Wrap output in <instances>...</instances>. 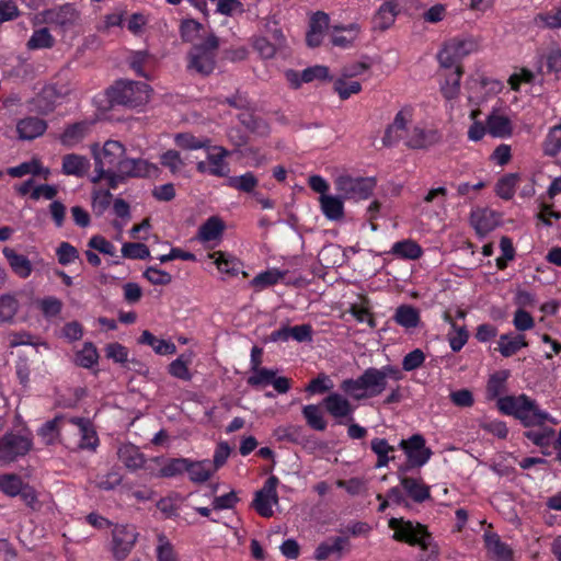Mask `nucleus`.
I'll list each match as a JSON object with an SVG mask.
<instances>
[{"label": "nucleus", "mask_w": 561, "mask_h": 561, "mask_svg": "<svg viewBox=\"0 0 561 561\" xmlns=\"http://www.w3.org/2000/svg\"><path fill=\"white\" fill-rule=\"evenodd\" d=\"M224 229L222 220L214 216L199 227L197 238L203 243H217L222 237Z\"/></svg>", "instance_id": "nucleus-29"}, {"label": "nucleus", "mask_w": 561, "mask_h": 561, "mask_svg": "<svg viewBox=\"0 0 561 561\" xmlns=\"http://www.w3.org/2000/svg\"><path fill=\"white\" fill-rule=\"evenodd\" d=\"M526 437L539 447H548L553 442L554 431L551 427H540L529 430L525 433Z\"/></svg>", "instance_id": "nucleus-57"}, {"label": "nucleus", "mask_w": 561, "mask_h": 561, "mask_svg": "<svg viewBox=\"0 0 561 561\" xmlns=\"http://www.w3.org/2000/svg\"><path fill=\"white\" fill-rule=\"evenodd\" d=\"M480 115V110L473 108L470 112V119L472 121V124L468 128V138L471 141H479L481 140L484 135L488 133L486 124L484 125L482 122L477 121V117Z\"/></svg>", "instance_id": "nucleus-62"}, {"label": "nucleus", "mask_w": 561, "mask_h": 561, "mask_svg": "<svg viewBox=\"0 0 561 561\" xmlns=\"http://www.w3.org/2000/svg\"><path fill=\"white\" fill-rule=\"evenodd\" d=\"M286 274L287 272L285 271H280L278 268H270L257 274L251 280L250 285L256 290H262L280 282L286 276Z\"/></svg>", "instance_id": "nucleus-39"}, {"label": "nucleus", "mask_w": 561, "mask_h": 561, "mask_svg": "<svg viewBox=\"0 0 561 561\" xmlns=\"http://www.w3.org/2000/svg\"><path fill=\"white\" fill-rule=\"evenodd\" d=\"M394 320L399 325L408 330L414 329L420 323V312L412 306L403 305L397 308Z\"/></svg>", "instance_id": "nucleus-41"}, {"label": "nucleus", "mask_w": 561, "mask_h": 561, "mask_svg": "<svg viewBox=\"0 0 561 561\" xmlns=\"http://www.w3.org/2000/svg\"><path fill=\"white\" fill-rule=\"evenodd\" d=\"M388 526L393 530L392 537L394 540L403 541L411 546H420L423 550L430 547L431 535L423 525L392 517L389 519Z\"/></svg>", "instance_id": "nucleus-5"}, {"label": "nucleus", "mask_w": 561, "mask_h": 561, "mask_svg": "<svg viewBox=\"0 0 561 561\" xmlns=\"http://www.w3.org/2000/svg\"><path fill=\"white\" fill-rule=\"evenodd\" d=\"M444 320L453 328L448 334V342L454 352H459L468 341V332L465 328H458L451 320L449 313H444Z\"/></svg>", "instance_id": "nucleus-50"}, {"label": "nucleus", "mask_w": 561, "mask_h": 561, "mask_svg": "<svg viewBox=\"0 0 561 561\" xmlns=\"http://www.w3.org/2000/svg\"><path fill=\"white\" fill-rule=\"evenodd\" d=\"M387 387L378 368L366 369L356 379H345L341 389L356 400L379 396Z\"/></svg>", "instance_id": "nucleus-3"}, {"label": "nucleus", "mask_w": 561, "mask_h": 561, "mask_svg": "<svg viewBox=\"0 0 561 561\" xmlns=\"http://www.w3.org/2000/svg\"><path fill=\"white\" fill-rule=\"evenodd\" d=\"M329 31H331L329 15L321 11L313 13L310 16L309 30L306 36L308 46H319Z\"/></svg>", "instance_id": "nucleus-17"}, {"label": "nucleus", "mask_w": 561, "mask_h": 561, "mask_svg": "<svg viewBox=\"0 0 561 561\" xmlns=\"http://www.w3.org/2000/svg\"><path fill=\"white\" fill-rule=\"evenodd\" d=\"M227 185L238 191L250 193L257 185V180L253 173L247 172L239 176L228 178Z\"/></svg>", "instance_id": "nucleus-55"}, {"label": "nucleus", "mask_w": 561, "mask_h": 561, "mask_svg": "<svg viewBox=\"0 0 561 561\" xmlns=\"http://www.w3.org/2000/svg\"><path fill=\"white\" fill-rule=\"evenodd\" d=\"M192 359L193 354L191 352L180 355L169 365V373L175 378L190 380L192 376L188 366L192 364Z\"/></svg>", "instance_id": "nucleus-48"}, {"label": "nucleus", "mask_w": 561, "mask_h": 561, "mask_svg": "<svg viewBox=\"0 0 561 561\" xmlns=\"http://www.w3.org/2000/svg\"><path fill=\"white\" fill-rule=\"evenodd\" d=\"M206 159L210 168V175L226 176L229 173L228 163L226 158L229 152L220 146L208 145Z\"/></svg>", "instance_id": "nucleus-23"}, {"label": "nucleus", "mask_w": 561, "mask_h": 561, "mask_svg": "<svg viewBox=\"0 0 561 561\" xmlns=\"http://www.w3.org/2000/svg\"><path fill=\"white\" fill-rule=\"evenodd\" d=\"M527 346L528 343L523 334H502L497 341V351L504 357H511Z\"/></svg>", "instance_id": "nucleus-35"}, {"label": "nucleus", "mask_w": 561, "mask_h": 561, "mask_svg": "<svg viewBox=\"0 0 561 561\" xmlns=\"http://www.w3.org/2000/svg\"><path fill=\"white\" fill-rule=\"evenodd\" d=\"M360 32V25L355 22L346 25L335 24L329 32L330 42L335 47L350 48L358 39Z\"/></svg>", "instance_id": "nucleus-15"}, {"label": "nucleus", "mask_w": 561, "mask_h": 561, "mask_svg": "<svg viewBox=\"0 0 561 561\" xmlns=\"http://www.w3.org/2000/svg\"><path fill=\"white\" fill-rule=\"evenodd\" d=\"M138 534L133 526L116 525L112 530V552L117 560L125 559L134 548Z\"/></svg>", "instance_id": "nucleus-10"}, {"label": "nucleus", "mask_w": 561, "mask_h": 561, "mask_svg": "<svg viewBox=\"0 0 561 561\" xmlns=\"http://www.w3.org/2000/svg\"><path fill=\"white\" fill-rule=\"evenodd\" d=\"M279 480L271 476L263 486L255 493L253 507L263 517H271L274 514L273 507L278 505L277 485Z\"/></svg>", "instance_id": "nucleus-9"}, {"label": "nucleus", "mask_w": 561, "mask_h": 561, "mask_svg": "<svg viewBox=\"0 0 561 561\" xmlns=\"http://www.w3.org/2000/svg\"><path fill=\"white\" fill-rule=\"evenodd\" d=\"M7 173L12 178H22L24 175L38 176L39 179L47 180L51 172L49 168L44 167L37 158H32L16 167H11L7 170Z\"/></svg>", "instance_id": "nucleus-21"}, {"label": "nucleus", "mask_w": 561, "mask_h": 561, "mask_svg": "<svg viewBox=\"0 0 561 561\" xmlns=\"http://www.w3.org/2000/svg\"><path fill=\"white\" fill-rule=\"evenodd\" d=\"M32 447L31 438L7 434L0 442V463H9L24 456Z\"/></svg>", "instance_id": "nucleus-11"}, {"label": "nucleus", "mask_w": 561, "mask_h": 561, "mask_svg": "<svg viewBox=\"0 0 561 561\" xmlns=\"http://www.w3.org/2000/svg\"><path fill=\"white\" fill-rule=\"evenodd\" d=\"M461 76V69H442L440 91L447 100H453L459 94Z\"/></svg>", "instance_id": "nucleus-28"}, {"label": "nucleus", "mask_w": 561, "mask_h": 561, "mask_svg": "<svg viewBox=\"0 0 561 561\" xmlns=\"http://www.w3.org/2000/svg\"><path fill=\"white\" fill-rule=\"evenodd\" d=\"M334 186L344 201L360 202L373 194L376 182L373 178L341 174L335 178Z\"/></svg>", "instance_id": "nucleus-4"}, {"label": "nucleus", "mask_w": 561, "mask_h": 561, "mask_svg": "<svg viewBox=\"0 0 561 561\" xmlns=\"http://www.w3.org/2000/svg\"><path fill=\"white\" fill-rule=\"evenodd\" d=\"M20 308L19 300L14 295L4 294L0 296V322L11 323Z\"/></svg>", "instance_id": "nucleus-47"}, {"label": "nucleus", "mask_w": 561, "mask_h": 561, "mask_svg": "<svg viewBox=\"0 0 561 561\" xmlns=\"http://www.w3.org/2000/svg\"><path fill=\"white\" fill-rule=\"evenodd\" d=\"M389 253L397 259L417 260L422 256V248L412 239H404L392 244Z\"/></svg>", "instance_id": "nucleus-34"}, {"label": "nucleus", "mask_w": 561, "mask_h": 561, "mask_svg": "<svg viewBox=\"0 0 561 561\" xmlns=\"http://www.w3.org/2000/svg\"><path fill=\"white\" fill-rule=\"evenodd\" d=\"M159 168L157 164L151 163L145 159H133L126 158L119 164V172L116 175H112V188L118 187L119 184L124 183L129 178H150L157 176Z\"/></svg>", "instance_id": "nucleus-8"}, {"label": "nucleus", "mask_w": 561, "mask_h": 561, "mask_svg": "<svg viewBox=\"0 0 561 561\" xmlns=\"http://www.w3.org/2000/svg\"><path fill=\"white\" fill-rule=\"evenodd\" d=\"M119 461L129 470L140 469L145 463V457L133 444H123L117 449Z\"/></svg>", "instance_id": "nucleus-32"}, {"label": "nucleus", "mask_w": 561, "mask_h": 561, "mask_svg": "<svg viewBox=\"0 0 561 561\" xmlns=\"http://www.w3.org/2000/svg\"><path fill=\"white\" fill-rule=\"evenodd\" d=\"M523 180L518 173H510L502 176L495 186L496 194L503 199H511L514 194L517 184Z\"/></svg>", "instance_id": "nucleus-45"}, {"label": "nucleus", "mask_w": 561, "mask_h": 561, "mask_svg": "<svg viewBox=\"0 0 561 561\" xmlns=\"http://www.w3.org/2000/svg\"><path fill=\"white\" fill-rule=\"evenodd\" d=\"M114 100L129 107L146 104L150 98V88L144 82L118 81L114 88Z\"/></svg>", "instance_id": "nucleus-7"}, {"label": "nucleus", "mask_w": 561, "mask_h": 561, "mask_svg": "<svg viewBox=\"0 0 561 561\" xmlns=\"http://www.w3.org/2000/svg\"><path fill=\"white\" fill-rule=\"evenodd\" d=\"M211 49L195 46L190 54L188 67L202 75H208L214 70L215 56L213 49L216 48L217 42L215 38L209 41Z\"/></svg>", "instance_id": "nucleus-14"}, {"label": "nucleus", "mask_w": 561, "mask_h": 561, "mask_svg": "<svg viewBox=\"0 0 561 561\" xmlns=\"http://www.w3.org/2000/svg\"><path fill=\"white\" fill-rule=\"evenodd\" d=\"M37 307L45 318L50 319L59 316L62 309V302L54 296H48L39 299Z\"/></svg>", "instance_id": "nucleus-58"}, {"label": "nucleus", "mask_w": 561, "mask_h": 561, "mask_svg": "<svg viewBox=\"0 0 561 561\" xmlns=\"http://www.w3.org/2000/svg\"><path fill=\"white\" fill-rule=\"evenodd\" d=\"M371 450L377 455V468L386 467L392 457L389 456L394 448L383 438H374L370 443Z\"/></svg>", "instance_id": "nucleus-51"}, {"label": "nucleus", "mask_w": 561, "mask_h": 561, "mask_svg": "<svg viewBox=\"0 0 561 561\" xmlns=\"http://www.w3.org/2000/svg\"><path fill=\"white\" fill-rule=\"evenodd\" d=\"M62 172L67 175L83 176L90 169V160L77 153H69L62 158Z\"/></svg>", "instance_id": "nucleus-33"}, {"label": "nucleus", "mask_w": 561, "mask_h": 561, "mask_svg": "<svg viewBox=\"0 0 561 561\" xmlns=\"http://www.w3.org/2000/svg\"><path fill=\"white\" fill-rule=\"evenodd\" d=\"M69 433L80 435L79 447L94 450L99 439L90 423L83 419H69L67 422Z\"/></svg>", "instance_id": "nucleus-18"}, {"label": "nucleus", "mask_w": 561, "mask_h": 561, "mask_svg": "<svg viewBox=\"0 0 561 561\" xmlns=\"http://www.w3.org/2000/svg\"><path fill=\"white\" fill-rule=\"evenodd\" d=\"M23 486L21 478L16 474L0 476V491L8 496L18 495Z\"/></svg>", "instance_id": "nucleus-59"}, {"label": "nucleus", "mask_w": 561, "mask_h": 561, "mask_svg": "<svg viewBox=\"0 0 561 561\" xmlns=\"http://www.w3.org/2000/svg\"><path fill=\"white\" fill-rule=\"evenodd\" d=\"M334 383L332 379L325 374H319L317 378L312 379L306 387L309 394H320L332 390Z\"/></svg>", "instance_id": "nucleus-61"}, {"label": "nucleus", "mask_w": 561, "mask_h": 561, "mask_svg": "<svg viewBox=\"0 0 561 561\" xmlns=\"http://www.w3.org/2000/svg\"><path fill=\"white\" fill-rule=\"evenodd\" d=\"M69 419L57 416L46 422L39 430L38 435L46 445H54L56 443H64L66 439L61 438V432L69 433L67 425Z\"/></svg>", "instance_id": "nucleus-20"}, {"label": "nucleus", "mask_w": 561, "mask_h": 561, "mask_svg": "<svg viewBox=\"0 0 561 561\" xmlns=\"http://www.w3.org/2000/svg\"><path fill=\"white\" fill-rule=\"evenodd\" d=\"M91 127L92 123L88 121L69 125L60 135V142L66 147H75L90 134Z\"/></svg>", "instance_id": "nucleus-26"}, {"label": "nucleus", "mask_w": 561, "mask_h": 561, "mask_svg": "<svg viewBox=\"0 0 561 561\" xmlns=\"http://www.w3.org/2000/svg\"><path fill=\"white\" fill-rule=\"evenodd\" d=\"M488 556L494 561H513V549L501 540L495 533L486 530L483 535Z\"/></svg>", "instance_id": "nucleus-19"}, {"label": "nucleus", "mask_w": 561, "mask_h": 561, "mask_svg": "<svg viewBox=\"0 0 561 561\" xmlns=\"http://www.w3.org/2000/svg\"><path fill=\"white\" fill-rule=\"evenodd\" d=\"M46 127V123L43 119L27 117L18 122L16 131L20 139L32 140L42 136Z\"/></svg>", "instance_id": "nucleus-30"}, {"label": "nucleus", "mask_w": 561, "mask_h": 561, "mask_svg": "<svg viewBox=\"0 0 561 561\" xmlns=\"http://www.w3.org/2000/svg\"><path fill=\"white\" fill-rule=\"evenodd\" d=\"M545 152L549 156L561 153V124L550 129L545 141Z\"/></svg>", "instance_id": "nucleus-64"}, {"label": "nucleus", "mask_w": 561, "mask_h": 561, "mask_svg": "<svg viewBox=\"0 0 561 561\" xmlns=\"http://www.w3.org/2000/svg\"><path fill=\"white\" fill-rule=\"evenodd\" d=\"M154 552L157 561H180L175 546L164 534L158 535Z\"/></svg>", "instance_id": "nucleus-40"}, {"label": "nucleus", "mask_w": 561, "mask_h": 561, "mask_svg": "<svg viewBox=\"0 0 561 561\" xmlns=\"http://www.w3.org/2000/svg\"><path fill=\"white\" fill-rule=\"evenodd\" d=\"M407 455L411 467H422L431 458L432 451L425 446L423 436L415 434L408 439H402L399 444Z\"/></svg>", "instance_id": "nucleus-12"}, {"label": "nucleus", "mask_w": 561, "mask_h": 561, "mask_svg": "<svg viewBox=\"0 0 561 561\" xmlns=\"http://www.w3.org/2000/svg\"><path fill=\"white\" fill-rule=\"evenodd\" d=\"M477 44L472 39H451L447 42L437 55L442 69H461L460 61L466 56L473 53Z\"/></svg>", "instance_id": "nucleus-6"}, {"label": "nucleus", "mask_w": 561, "mask_h": 561, "mask_svg": "<svg viewBox=\"0 0 561 561\" xmlns=\"http://www.w3.org/2000/svg\"><path fill=\"white\" fill-rule=\"evenodd\" d=\"M99 359V354L92 343H85L76 354V363L84 368H92Z\"/></svg>", "instance_id": "nucleus-56"}, {"label": "nucleus", "mask_w": 561, "mask_h": 561, "mask_svg": "<svg viewBox=\"0 0 561 561\" xmlns=\"http://www.w3.org/2000/svg\"><path fill=\"white\" fill-rule=\"evenodd\" d=\"M402 139L405 141L407 146L421 149L437 142L439 136L435 130H425L420 126H414Z\"/></svg>", "instance_id": "nucleus-22"}, {"label": "nucleus", "mask_w": 561, "mask_h": 561, "mask_svg": "<svg viewBox=\"0 0 561 561\" xmlns=\"http://www.w3.org/2000/svg\"><path fill=\"white\" fill-rule=\"evenodd\" d=\"M400 482L404 491L415 502H424L431 495L430 488L421 479L403 477Z\"/></svg>", "instance_id": "nucleus-36"}, {"label": "nucleus", "mask_w": 561, "mask_h": 561, "mask_svg": "<svg viewBox=\"0 0 561 561\" xmlns=\"http://www.w3.org/2000/svg\"><path fill=\"white\" fill-rule=\"evenodd\" d=\"M53 22L64 30H70L80 22V14L72 5H62L54 12Z\"/></svg>", "instance_id": "nucleus-37"}, {"label": "nucleus", "mask_w": 561, "mask_h": 561, "mask_svg": "<svg viewBox=\"0 0 561 561\" xmlns=\"http://www.w3.org/2000/svg\"><path fill=\"white\" fill-rule=\"evenodd\" d=\"M91 154L94 160V171L91 178L93 183L105 181L112 188V175L119 172V164L126 159V148L117 140H106L103 145H91Z\"/></svg>", "instance_id": "nucleus-1"}, {"label": "nucleus", "mask_w": 561, "mask_h": 561, "mask_svg": "<svg viewBox=\"0 0 561 561\" xmlns=\"http://www.w3.org/2000/svg\"><path fill=\"white\" fill-rule=\"evenodd\" d=\"M471 224L479 234L484 236L494 229L496 221L492 211L482 209L472 213Z\"/></svg>", "instance_id": "nucleus-42"}, {"label": "nucleus", "mask_w": 561, "mask_h": 561, "mask_svg": "<svg viewBox=\"0 0 561 561\" xmlns=\"http://www.w3.org/2000/svg\"><path fill=\"white\" fill-rule=\"evenodd\" d=\"M275 370L267 368H255L248 378V383L253 387H266L272 383Z\"/></svg>", "instance_id": "nucleus-63"}, {"label": "nucleus", "mask_w": 561, "mask_h": 561, "mask_svg": "<svg viewBox=\"0 0 561 561\" xmlns=\"http://www.w3.org/2000/svg\"><path fill=\"white\" fill-rule=\"evenodd\" d=\"M12 272L20 278H27L33 272L32 262L24 255L16 252L14 249L5 247L2 250Z\"/></svg>", "instance_id": "nucleus-24"}, {"label": "nucleus", "mask_w": 561, "mask_h": 561, "mask_svg": "<svg viewBox=\"0 0 561 561\" xmlns=\"http://www.w3.org/2000/svg\"><path fill=\"white\" fill-rule=\"evenodd\" d=\"M319 204L327 219L340 220L344 217V199L340 194L319 196Z\"/></svg>", "instance_id": "nucleus-27"}, {"label": "nucleus", "mask_w": 561, "mask_h": 561, "mask_svg": "<svg viewBox=\"0 0 561 561\" xmlns=\"http://www.w3.org/2000/svg\"><path fill=\"white\" fill-rule=\"evenodd\" d=\"M488 133L494 138H508L512 136L514 125L510 112L503 107H493L486 116Z\"/></svg>", "instance_id": "nucleus-13"}, {"label": "nucleus", "mask_w": 561, "mask_h": 561, "mask_svg": "<svg viewBox=\"0 0 561 561\" xmlns=\"http://www.w3.org/2000/svg\"><path fill=\"white\" fill-rule=\"evenodd\" d=\"M327 412L340 423L343 420L352 421L355 407L348 401L347 398L337 392H332L323 400Z\"/></svg>", "instance_id": "nucleus-16"}, {"label": "nucleus", "mask_w": 561, "mask_h": 561, "mask_svg": "<svg viewBox=\"0 0 561 561\" xmlns=\"http://www.w3.org/2000/svg\"><path fill=\"white\" fill-rule=\"evenodd\" d=\"M397 16L396 11L386 2L383 3L374 18L375 27L386 30L392 25Z\"/></svg>", "instance_id": "nucleus-60"}, {"label": "nucleus", "mask_w": 561, "mask_h": 561, "mask_svg": "<svg viewBox=\"0 0 561 561\" xmlns=\"http://www.w3.org/2000/svg\"><path fill=\"white\" fill-rule=\"evenodd\" d=\"M174 142L178 147L185 150L206 149L210 144L207 137H196L190 133H181L174 136Z\"/></svg>", "instance_id": "nucleus-44"}, {"label": "nucleus", "mask_w": 561, "mask_h": 561, "mask_svg": "<svg viewBox=\"0 0 561 561\" xmlns=\"http://www.w3.org/2000/svg\"><path fill=\"white\" fill-rule=\"evenodd\" d=\"M302 415L311 428L316 431H324L327 428V421L319 405H305L302 408Z\"/></svg>", "instance_id": "nucleus-49"}, {"label": "nucleus", "mask_w": 561, "mask_h": 561, "mask_svg": "<svg viewBox=\"0 0 561 561\" xmlns=\"http://www.w3.org/2000/svg\"><path fill=\"white\" fill-rule=\"evenodd\" d=\"M284 37L280 30L275 28L271 34V39L265 36H256L253 39L254 49L263 57V58H272L277 48L283 45Z\"/></svg>", "instance_id": "nucleus-25"}, {"label": "nucleus", "mask_w": 561, "mask_h": 561, "mask_svg": "<svg viewBox=\"0 0 561 561\" xmlns=\"http://www.w3.org/2000/svg\"><path fill=\"white\" fill-rule=\"evenodd\" d=\"M352 316L360 323H367L370 328L376 327V321L370 312V307L365 298L351 306Z\"/></svg>", "instance_id": "nucleus-52"}, {"label": "nucleus", "mask_w": 561, "mask_h": 561, "mask_svg": "<svg viewBox=\"0 0 561 561\" xmlns=\"http://www.w3.org/2000/svg\"><path fill=\"white\" fill-rule=\"evenodd\" d=\"M411 122V112L409 110L400 111L393 123L389 126L386 133V139H389L392 135L396 138L402 139L404 135L410 130L409 123Z\"/></svg>", "instance_id": "nucleus-46"}, {"label": "nucleus", "mask_w": 561, "mask_h": 561, "mask_svg": "<svg viewBox=\"0 0 561 561\" xmlns=\"http://www.w3.org/2000/svg\"><path fill=\"white\" fill-rule=\"evenodd\" d=\"M186 472L194 483H204L215 473V467L209 459L193 461L187 460Z\"/></svg>", "instance_id": "nucleus-31"}, {"label": "nucleus", "mask_w": 561, "mask_h": 561, "mask_svg": "<svg viewBox=\"0 0 561 561\" xmlns=\"http://www.w3.org/2000/svg\"><path fill=\"white\" fill-rule=\"evenodd\" d=\"M499 410L519 420L525 426H542L546 423L556 424L557 421L546 411L541 410L535 400L526 394L505 396L497 400Z\"/></svg>", "instance_id": "nucleus-2"}, {"label": "nucleus", "mask_w": 561, "mask_h": 561, "mask_svg": "<svg viewBox=\"0 0 561 561\" xmlns=\"http://www.w3.org/2000/svg\"><path fill=\"white\" fill-rule=\"evenodd\" d=\"M534 22L539 27H561V7L553 8L550 11L537 14L534 19Z\"/></svg>", "instance_id": "nucleus-53"}, {"label": "nucleus", "mask_w": 561, "mask_h": 561, "mask_svg": "<svg viewBox=\"0 0 561 561\" xmlns=\"http://www.w3.org/2000/svg\"><path fill=\"white\" fill-rule=\"evenodd\" d=\"M208 257L214 260L218 271L222 274L234 275L239 272V260L228 253L217 251L210 253Z\"/></svg>", "instance_id": "nucleus-38"}, {"label": "nucleus", "mask_w": 561, "mask_h": 561, "mask_svg": "<svg viewBox=\"0 0 561 561\" xmlns=\"http://www.w3.org/2000/svg\"><path fill=\"white\" fill-rule=\"evenodd\" d=\"M346 545L347 539L343 537H334L330 540L321 542L317 547L314 551V558L320 561L325 560L333 553H340Z\"/></svg>", "instance_id": "nucleus-43"}, {"label": "nucleus", "mask_w": 561, "mask_h": 561, "mask_svg": "<svg viewBox=\"0 0 561 561\" xmlns=\"http://www.w3.org/2000/svg\"><path fill=\"white\" fill-rule=\"evenodd\" d=\"M55 43L48 28L43 27L33 32L32 36L27 42L28 49H43L50 48Z\"/></svg>", "instance_id": "nucleus-54"}]
</instances>
